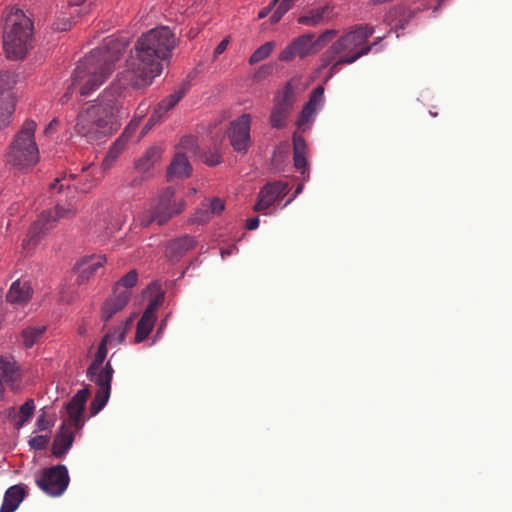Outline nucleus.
I'll use <instances>...</instances> for the list:
<instances>
[{"label":"nucleus","mask_w":512,"mask_h":512,"mask_svg":"<svg viewBox=\"0 0 512 512\" xmlns=\"http://www.w3.org/2000/svg\"><path fill=\"white\" fill-rule=\"evenodd\" d=\"M140 119L141 118L131 120L130 123L126 126L123 133L121 134L120 138H122L124 141L128 142L132 138L134 133L136 132V130L139 126V123H140Z\"/></svg>","instance_id":"nucleus-41"},{"label":"nucleus","mask_w":512,"mask_h":512,"mask_svg":"<svg viewBox=\"0 0 512 512\" xmlns=\"http://www.w3.org/2000/svg\"><path fill=\"white\" fill-rule=\"evenodd\" d=\"M37 486L47 495L61 496L68 488L70 478L65 465L58 464L45 468L35 480Z\"/></svg>","instance_id":"nucleus-11"},{"label":"nucleus","mask_w":512,"mask_h":512,"mask_svg":"<svg viewBox=\"0 0 512 512\" xmlns=\"http://www.w3.org/2000/svg\"><path fill=\"white\" fill-rule=\"evenodd\" d=\"M131 291L114 290L113 296L106 300L103 306L102 319L108 321L114 314L121 311L128 303Z\"/></svg>","instance_id":"nucleus-22"},{"label":"nucleus","mask_w":512,"mask_h":512,"mask_svg":"<svg viewBox=\"0 0 512 512\" xmlns=\"http://www.w3.org/2000/svg\"><path fill=\"white\" fill-rule=\"evenodd\" d=\"M197 245V241L193 236L184 235L170 241L166 247V257L173 262L178 261L187 252L193 250Z\"/></svg>","instance_id":"nucleus-18"},{"label":"nucleus","mask_w":512,"mask_h":512,"mask_svg":"<svg viewBox=\"0 0 512 512\" xmlns=\"http://www.w3.org/2000/svg\"><path fill=\"white\" fill-rule=\"evenodd\" d=\"M294 165L298 170L302 171V174L305 173L307 168V160L305 154H293Z\"/></svg>","instance_id":"nucleus-45"},{"label":"nucleus","mask_w":512,"mask_h":512,"mask_svg":"<svg viewBox=\"0 0 512 512\" xmlns=\"http://www.w3.org/2000/svg\"><path fill=\"white\" fill-rule=\"evenodd\" d=\"M142 106H143V105H142V104H140V105L138 106V109H137V110H138L140 113H145V111H146V107H144V108L142 109Z\"/></svg>","instance_id":"nucleus-57"},{"label":"nucleus","mask_w":512,"mask_h":512,"mask_svg":"<svg viewBox=\"0 0 512 512\" xmlns=\"http://www.w3.org/2000/svg\"><path fill=\"white\" fill-rule=\"evenodd\" d=\"M185 205L186 203L183 199L175 198L174 189L167 187L139 213L138 221L143 227H148L153 223L163 225L172 217L180 214L184 210Z\"/></svg>","instance_id":"nucleus-10"},{"label":"nucleus","mask_w":512,"mask_h":512,"mask_svg":"<svg viewBox=\"0 0 512 512\" xmlns=\"http://www.w3.org/2000/svg\"><path fill=\"white\" fill-rule=\"evenodd\" d=\"M337 33L338 31L335 29L325 30L318 36L316 40L314 39L315 46H323L324 44L332 40L337 35Z\"/></svg>","instance_id":"nucleus-42"},{"label":"nucleus","mask_w":512,"mask_h":512,"mask_svg":"<svg viewBox=\"0 0 512 512\" xmlns=\"http://www.w3.org/2000/svg\"><path fill=\"white\" fill-rule=\"evenodd\" d=\"M57 123V120L54 119L52 120L49 125L45 128V134H48L50 132V130L52 129L53 125Z\"/></svg>","instance_id":"nucleus-53"},{"label":"nucleus","mask_w":512,"mask_h":512,"mask_svg":"<svg viewBox=\"0 0 512 512\" xmlns=\"http://www.w3.org/2000/svg\"><path fill=\"white\" fill-rule=\"evenodd\" d=\"M37 123L26 119L10 142L5 157L6 163L17 169H26L39 162V149L35 139Z\"/></svg>","instance_id":"nucleus-8"},{"label":"nucleus","mask_w":512,"mask_h":512,"mask_svg":"<svg viewBox=\"0 0 512 512\" xmlns=\"http://www.w3.org/2000/svg\"><path fill=\"white\" fill-rule=\"evenodd\" d=\"M278 1L279 0H273L269 6L262 8L258 13V18H265L270 13L272 6H274Z\"/></svg>","instance_id":"nucleus-49"},{"label":"nucleus","mask_w":512,"mask_h":512,"mask_svg":"<svg viewBox=\"0 0 512 512\" xmlns=\"http://www.w3.org/2000/svg\"><path fill=\"white\" fill-rule=\"evenodd\" d=\"M36 426H37L38 430H40V431L47 430L51 426V424L47 420L46 414L44 412L41 415H39V417L36 421Z\"/></svg>","instance_id":"nucleus-46"},{"label":"nucleus","mask_w":512,"mask_h":512,"mask_svg":"<svg viewBox=\"0 0 512 512\" xmlns=\"http://www.w3.org/2000/svg\"><path fill=\"white\" fill-rule=\"evenodd\" d=\"M161 157V147L151 146L145 151V153L139 159L136 160L135 168L139 172L145 173L149 171L157 162H159Z\"/></svg>","instance_id":"nucleus-27"},{"label":"nucleus","mask_w":512,"mask_h":512,"mask_svg":"<svg viewBox=\"0 0 512 512\" xmlns=\"http://www.w3.org/2000/svg\"><path fill=\"white\" fill-rule=\"evenodd\" d=\"M333 7L325 4L309 10L306 14L298 18V23L310 27L329 22L333 18Z\"/></svg>","instance_id":"nucleus-20"},{"label":"nucleus","mask_w":512,"mask_h":512,"mask_svg":"<svg viewBox=\"0 0 512 512\" xmlns=\"http://www.w3.org/2000/svg\"><path fill=\"white\" fill-rule=\"evenodd\" d=\"M203 162L209 166H216L221 163L222 158L217 148L205 151L201 156Z\"/></svg>","instance_id":"nucleus-36"},{"label":"nucleus","mask_w":512,"mask_h":512,"mask_svg":"<svg viewBox=\"0 0 512 512\" xmlns=\"http://www.w3.org/2000/svg\"><path fill=\"white\" fill-rule=\"evenodd\" d=\"M32 292L33 290L30 282L18 279L11 285L6 295V299L11 304L22 305L30 300Z\"/></svg>","instance_id":"nucleus-23"},{"label":"nucleus","mask_w":512,"mask_h":512,"mask_svg":"<svg viewBox=\"0 0 512 512\" xmlns=\"http://www.w3.org/2000/svg\"><path fill=\"white\" fill-rule=\"evenodd\" d=\"M126 144L127 142L120 137L114 142L102 162L103 169L107 170L112 167L116 159L124 151Z\"/></svg>","instance_id":"nucleus-29"},{"label":"nucleus","mask_w":512,"mask_h":512,"mask_svg":"<svg viewBox=\"0 0 512 512\" xmlns=\"http://www.w3.org/2000/svg\"><path fill=\"white\" fill-rule=\"evenodd\" d=\"M137 280V272L135 270H131L117 282L114 290H118V292L122 290L130 291V289L136 285Z\"/></svg>","instance_id":"nucleus-34"},{"label":"nucleus","mask_w":512,"mask_h":512,"mask_svg":"<svg viewBox=\"0 0 512 512\" xmlns=\"http://www.w3.org/2000/svg\"><path fill=\"white\" fill-rule=\"evenodd\" d=\"M235 251H237L236 246L232 245L226 249H221V256L225 258L226 256L232 255Z\"/></svg>","instance_id":"nucleus-51"},{"label":"nucleus","mask_w":512,"mask_h":512,"mask_svg":"<svg viewBox=\"0 0 512 512\" xmlns=\"http://www.w3.org/2000/svg\"><path fill=\"white\" fill-rule=\"evenodd\" d=\"M258 226H259V218L258 217H253V218L247 219L246 228L248 230H254Z\"/></svg>","instance_id":"nucleus-50"},{"label":"nucleus","mask_w":512,"mask_h":512,"mask_svg":"<svg viewBox=\"0 0 512 512\" xmlns=\"http://www.w3.org/2000/svg\"><path fill=\"white\" fill-rule=\"evenodd\" d=\"M305 139L298 133L293 134V154H306Z\"/></svg>","instance_id":"nucleus-39"},{"label":"nucleus","mask_w":512,"mask_h":512,"mask_svg":"<svg viewBox=\"0 0 512 512\" xmlns=\"http://www.w3.org/2000/svg\"><path fill=\"white\" fill-rule=\"evenodd\" d=\"M45 331L44 326L29 327L22 332L23 342L27 348L32 347Z\"/></svg>","instance_id":"nucleus-31"},{"label":"nucleus","mask_w":512,"mask_h":512,"mask_svg":"<svg viewBox=\"0 0 512 512\" xmlns=\"http://www.w3.org/2000/svg\"><path fill=\"white\" fill-rule=\"evenodd\" d=\"M251 116L243 114L231 122L228 134L230 144L237 152H246L251 144L250 139Z\"/></svg>","instance_id":"nucleus-14"},{"label":"nucleus","mask_w":512,"mask_h":512,"mask_svg":"<svg viewBox=\"0 0 512 512\" xmlns=\"http://www.w3.org/2000/svg\"><path fill=\"white\" fill-rule=\"evenodd\" d=\"M33 24L19 9L11 11L5 19L3 47L7 58L23 59L32 47Z\"/></svg>","instance_id":"nucleus-6"},{"label":"nucleus","mask_w":512,"mask_h":512,"mask_svg":"<svg viewBox=\"0 0 512 512\" xmlns=\"http://www.w3.org/2000/svg\"><path fill=\"white\" fill-rule=\"evenodd\" d=\"M314 34L307 33L295 38L279 55L280 61H291L295 57L304 58L313 53Z\"/></svg>","instance_id":"nucleus-15"},{"label":"nucleus","mask_w":512,"mask_h":512,"mask_svg":"<svg viewBox=\"0 0 512 512\" xmlns=\"http://www.w3.org/2000/svg\"><path fill=\"white\" fill-rule=\"evenodd\" d=\"M190 172L191 166L187 157L183 153H176L167 168L168 179L188 177Z\"/></svg>","instance_id":"nucleus-26"},{"label":"nucleus","mask_w":512,"mask_h":512,"mask_svg":"<svg viewBox=\"0 0 512 512\" xmlns=\"http://www.w3.org/2000/svg\"><path fill=\"white\" fill-rule=\"evenodd\" d=\"M287 189V184L281 181L267 183L258 194V200L254 205V210L261 212L268 209L287 194Z\"/></svg>","instance_id":"nucleus-16"},{"label":"nucleus","mask_w":512,"mask_h":512,"mask_svg":"<svg viewBox=\"0 0 512 512\" xmlns=\"http://www.w3.org/2000/svg\"><path fill=\"white\" fill-rule=\"evenodd\" d=\"M142 181H143V177L136 178V179H134V180H133V182L131 183V186L139 185Z\"/></svg>","instance_id":"nucleus-55"},{"label":"nucleus","mask_w":512,"mask_h":512,"mask_svg":"<svg viewBox=\"0 0 512 512\" xmlns=\"http://www.w3.org/2000/svg\"><path fill=\"white\" fill-rule=\"evenodd\" d=\"M176 43L174 33L167 26L144 33L126 61V70L117 75L118 84L135 89L149 86L161 74L162 61L170 59Z\"/></svg>","instance_id":"nucleus-1"},{"label":"nucleus","mask_w":512,"mask_h":512,"mask_svg":"<svg viewBox=\"0 0 512 512\" xmlns=\"http://www.w3.org/2000/svg\"><path fill=\"white\" fill-rule=\"evenodd\" d=\"M186 142H193V139L192 138H187L185 140H183L182 144L185 145Z\"/></svg>","instance_id":"nucleus-59"},{"label":"nucleus","mask_w":512,"mask_h":512,"mask_svg":"<svg viewBox=\"0 0 512 512\" xmlns=\"http://www.w3.org/2000/svg\"><path fill=\"white\" fill-rule=\"evenodd\" d=\"M316 111V108L311 107L308 104H305L297 120L298 129L305 131L306 126L313 121Z\"/></svg>","instance_id":"nucleus-33"},{"label":"nucleus","mask_w":512,"mask_h":512,"mask_svg":"<svg viewBox=\"0 0 512 512\" xmlns=\"http://www.w3.org/2000/svg\"><path fill=\"white\" fill-rule=\"evenodd\" d=\"M294 80L286 83L283 91L276 96L273 109L270 114V124L273 128L280 129L286 124L293 105L296 101Z\"/></svg>","instance_id":"nucleus-12"},{"label":"nucleus","mask_w":512,"mask_h":512,"mask_svg":"<svg viewBox=\"0 0 512 512\" xmlns=\"http://www.w3.org/2000/svg\"><path fill=\"white\" fill-rule=\"evenodd\" d=\"M89 397V389L83 388L77 391L72 399L66 405L68 414V423L63 422L60 431L53 440L52 454L57 458H62L72 447L74 442V432L72 427L79 430L82 428L83 411L85 403Z\"/></svg>","instance_id":"nucleus-9"},{"label":"nucleus","mask_w":512,"mask_h":512,"mask_svg":"<svg viewBox=\"0 0 512 512\" xmlns=\"http://www.w3.org/2000/svg\"><path fill=\"white\" fill-rule=\"evenodd\" d=\"M126 88L119 85L116 78L97 100L84 105L76 117L75 133L89 143H96L110 136L118 126V118L128 114L122 110L118 100Z\"/></svg>","instance_id":"nucleus-2"},{"label":"nucleus","mask_w":512,"mask_h":512,"mask_svg":"<svg viewBox=\"0 0 512 512\" xmlns=\"http://www.w3.org/2000/svg\"><path fill=\"white\" fill-rule=\"evenodd\" d=\"M35 403L33 399H28L19 410L15 408L8 409L7 416L13 422L15 428L20 429L33 415Z\"/></svg>","instance_id":"nucleus-25"},{"label":"nucleus","mask_w":512,"mask_h":512,"mask_svg":"<svg viewBox=\"0 0 512 512\" xmlns=\"http://www.w3.org/2000/svg\"><path fill=\"white\" fill-rule=\"evenodd\" d=\"M228 44H229L228 39H223V40H222V41H221V42L216 46V48H215V50H214V55H215V56H218V55L222 54V53L226 50V48H227Z\"/></svg>","instance_id":"nucleus-48"},{"label":"nucleus","mask_w":512,"mask_h":512,"mask_svg":"<svg viewBox=\"0 0 512 512\" xmlns=\"http://www.w3.org/2000/svg\"><path fill=\"white\" fill-rule=\"evenodd\" d=\"M413 17V12L410 9L399 6L392 9L387 15V21L391 25L392 29L398 31L404 29L406 24Z\"/></svg>","instance_id":"nucleus-28"},{"label":"nucleus","mask_w":512,"mask_h":512,"mask_svg":"<svg viewBox=\"0 0 512 512\" xmlns=\"http://www.w3.org/2000/svg\"><path fill=\"white\" fill-rule=\"evenodd\" d=\"M49 443V437L46 435H37L29 440L31 448L36 450H43Z\"/></svg>","instance_id":"nucleus-40"},{"label":"nucleus","mask_w":512,"mask_h":512,"mask_svg":"<svg viewBox=\"0 0 512 512\" xmlns=\"http://www.w3.org/2000/svg\"><path fill=\"white\" fill-rule=\"evenodd\" d=\"M16 77L13 73L4 71L0 73V129L7 126L15 110L13 87Z\"/></svg>","instance_id":"nucleus-13"},{"label":"nucleus","mask_w":512,"mask_h":512,"mask_svg":"<svg viewBox=\"0 0 512 512\" xmlns=\"http://www.w3.org/2000/svg\"><path fill=\"white\" fill-rule=\"evenodd\" d=\"M290 9L289 4L281 2L278 8L274 11L270 17L271 23H277L281 17Z\"/></svg>","instance_id":"nucleus-44"},{"label":"nucleus","mask_w":512,"mask_h":512,"mask_svg":"<svg viewBox=\"0 0 512 512\" xmlns=\"http://www.w3.org/2000/svg\"><path fill=\"white\" fill-rule=\"evenodd\" d=\"M275 47V43L273 41H269L261 45L257 48L249 58L250 64H256L264 59H266Z\"/></svg>","instance_id":"nucleus-32"},{"label":"nucleus","mask_w":512,"mask_h":512,"mask_svg":"<svg viewBox=\"0 0 512 512\" xmlns=\"http://www.w3.org/2000/svg\"><path fill=\"white\" fill-rule=\"evenodd\" d=\"M85 0H68L70 6H79L84 3Z\"/></svg>","instance_id":"nucleus-52"},{"label":"nucleus","mask_w":512,"mask_h":512,"mask_svg":"<svg viewBox=\"0 0 512 512\" xmlns=\"http://www.w3.org/2000/svg\"><path fill=\"white\" fill-rule=\"evenodd\" d=\"M133 321V317H129L125 322L117 326L113 331L112 343H122L125 339L126 332Z\"/></svg>","instance_id":"nucleus-35"},{"label":"nucleus","mask_w":512,"mask_h":512,"mask_svg":"<svg viewBox=\"0 0 512 512\" xmlns=\"http://www.w3.org/2000/svg\"><path fill=\"white\" fill-rule=\"evenodd\" d=\"M183 95L184 91L179 90L167 96L158 104L157 108L155 109V114H159V116H162L164 113L174 108L175 105L181 100Z\"/></svg>","instance_id":"nucleus-30"},{"label":"nucleus","mask_w":512,"mask_h":512,"mask_svg":"<svg viewBox=\"0 0 512 512\" xmlns=\"http://www.w3.org/2000/svg\"><path fill=\"white\" fill-rule=\"evenodd\" d=\"M225 208V204H224V201L221 200L220 198H213L211 201H210V204H209V212L210 214H220Z\"/></svg>","instance_id":"nucleus-43"},{"label":"nucleus","mask_w":512,"mask_h":512,"mask_svg":"<svg viewBox=\"0 0 512 512\" xmlns=\"http://www.w3.org/2000/svg\"><path fill=\"white\" fill-rule=\"evenodd\" d=\"M301 190H302V185H299V186L297 187V189H296V193H300V192H301Z\"/></svg>","instance_id":"nucleus-60"},{"label":"nucleus","mask_w":512,"mask_h":512,"mask_svg":"<svg viewBox=\"0 0 512 512\" xmlns=\"http://www.w3.org/2000/svg\"><path fill=\"white\" fill-rule=\"evenodd\" d=\"M19 379V371L12 358L0 357V398L4 392V385L15 388Z\"/></svg>","instance_id":"nucleus-21"},{"label":"nucleus","mask_w":512,"mask_h":512,"mask_svg":"<svg viewBox=\"0 0 512 512\" xmlns=\"http://www.w3.org/2000/svg\"><path fill=\"white\" fill-rule=\"evenodd\" d=\"M295 0H283L282 2L283 3H286V4H289V7L291 6V4L294 2Z\"/></svg>","instance_id":"nucleus-58"},{"label":"nucleus","mask_w":512,"mask_h":512,"mask_svg":"<svg viewBox=\"0 0 512 512\" xmlns=\"http://www.w3.org/2000/svg\"><path fill=\"white\" fill-rule=\"evenodd\" d=\"M28 493L27 486L17 484L9 487L3 498L0 512H14L25 499Z\"/></svg>","instance_id":"nucleus-19"},{"label":"nucleus","mask_w":512,"mask_h":512,"mask_svg":"<svg viewBox=\"0 0 512 512\" xmlns=\"http://www.w3.org/2000/svg\"><path fill=\"white\" fill-rule=\"evenodd\" d=\"M112 337L113 333H107L103 337L95 358L87 369V376L98 387L96 395L90 404L92 416L104 408L110 397L114 369L109 361L104 366L102 364L107 356V344H112Z\"/></svg>","instance_id":"nucleus-7"},{"label":"nucleus","mask_w":512,"mask_h":512,"mask_svg":"<svg viewBox=\"0 0 512 512\" xmlns=\"http://www.w3.org/2000/svg\"><path fill=\"white\" fill-rule=\"evenodd\" d=\"M392 0H372V3L375 4V5H380V4H384V3H387V2H391Z\"/></svg>","instance_id":"nucleus-54"},{"label":"nucleus","mask_w":512,"mask_h":512,"mask_svg":"<svg viewBox=\"0 0 512 512\" xmlns=\"http://www.w3.org/2000/svg\"><path fill=\"white\" fill-rule=\"evenodd\" d=\"M162 116H159V114H155V112L153 113V115L150 117V119L148 120V122L146 123V125L144 126L142 132H141V136L145 135L150 129L151 127L161 118Z\"/></svg>","instance_id":"nucleus-47"},{"label":"nucleus","mask_w":512,"mask_h":512,"mask_svg":"<svg viewBox=\"0 0 512 512\" xmlns=\"http://www.w3.org/2000/svg\"><path fill=\"white\" fill-rule=\"evenodd\" d=\"M324 101V88L322 86H317L310 94L309 100L306 104L311 107L318 108Z\"/></svg>","instance_id":"nucleus-37"},{"label":"nucleus","mask_w":512,"mask_h":512,"mask_svg":"<svg viewBox=\"0 0 512 512\" xmlns=\"http://www.w3.org/2000/svg\"><path fill=\"white\" fill-rule=\"evenodd\" d=\"M381 40H382V38H381V37H378V38H376V39H375V41H374L372 44H369V45H370V46H371V48H372L373 46H375V45H377L378 43H380V41H381Z\"/></svg>","instance_id":"nucleus-56"},{"label":"nucleus","mask_w":512,"mask_h":512,"mask_svg":"<svg viewBox=\"0 0 512 512\" xmlns=\"http://www.w3.org/2000/svg\"><path fill=\"white\" fill-rule=\"evenodd\" d=\"M127 45L125 39H110L80 60L72 74L70 86L60 99L61 103H67L76 88L81 96H88L102 85L113 72Z\"/></svg>","instance_id":"nucleus-3"},{"label":"nucleus","mask_w":512,"mask_h":512,"mask_svg":"<svg viewBox=\"0 0 512 512\" xmlns=\"http://www.w3.org/2000/svg\"><path fill=\"white\" fill-rule=\"evenodd\" d=\"M105 261L106 258L102 255L92 256L81 260L76 266L79 282L88 280L91 275L103 266Z\"/></svg>","instance_id":"nucleus-24"},{"label":"nucleus","mask_w":512,"mask_h":512,"mask_svg":"<svg viewBox=\"0 0 512 512\" xmlns=\"http://www.w3.org/2000/svg\"><path fill=\"white\" fill-rule=\"evenodd\" d=\"M159 306V300H152L148 306L146 307L143 315L137 323L135 342L140 343L145 340L150 334L151 330L154 327V323L156 320L155 312Z\"/></svg>","instance_id":"nucleus-17"},{"label":"nucleus","mask_w":512,"mask_h":512,"mask_svg":"<svg viewBox=\"0 0 512 512\" xmlns=\"http://www.w3.org/2000/svg\"><path fill=\"white\" fill-rule=\"evenodd\" d=\"M374 27L358 25L339 37L320 57V68L329 67L327 79L336 74L340 67L352 64L371 51L367 40L373 35Z\"/></svg>","instance_id":"nucleus-4"},{"label":"nucleus","mask_w":512,"mask_h":512,"mask_svg":"<svg viewBox=\"0 0 512 512\" xmlns=\"http://www.w3.org/2000/svg\"><path fill=\"white\" fill-rule=\"evenodd\" d=\"M210 212L208 208H199L191 217V222L195 224H204L210 219Z\"/></svg>","instance_id":"nucleus-38"},{"label":"nucleus","mask_w":512,"mask_h":512,"mask_svg":"<svg viewBox=\"0 0 512 512\" xmlns=\"http://www.w3.org/2000/svg\"><path fill=\"white\" fill-rule=\"evenodd\" d=\"M70 180L66 177L55 179L50 185L51 190H57L58 193L67 190L66 204L58 203L52 210H47L41 213L39 219L33 224L29 230L27 239L23 241V249L30 252L39 242L42 235L54 227L55 223L61 218H68L76 213L74 203L76 202V187L70 186Z\"/></svg>","instance_id":"nucleus-5"}]
</instances>
